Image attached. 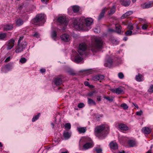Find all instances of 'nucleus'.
<instances>
[{
	"instance_id": "obj_1",
	"label": "nucleus",
	"mask_w": 153,
	"mask_h": 153,
	"mask_svg": "<svg viewBox=\"0 0 153 153\" xmlns=\"http://www.w3.org/2000/svg\"><path fill=\"white\" fill-rule=\"evenodd\" d=\"M109 128L106 127L105 125L102 124L97 126L95 128L94 132L96 135L100 139H102L106 137L108 133Z\"/></svg>"
},
{
	"instance_id": "obj_2",
	"label": "nucleus",
	"mask_w": 153,
	"mask_h": 153,
	"mask_svg": "<svg viewBox=\"0 0 153 153\" xmlns=\"http://www.w3.org/2000/svg\"><path fill=\"white\" fill-rule=\"evenodd\" d=\"M103 42L100 38L95 37L94 41L90 45L89 49L93 52H96L102 49Z\"/></svg>"
},
{
	"instance_id": "obj_3",
	"label": "nucleus",
	"mask_w": 153,
	"mask_h": 153,
	"mask_svg": "<svg viewBox=\"0 0 153 153\" xmlns=\"http://www.w3.org/2000/svg\"><path fill=\"white\" fill-rule=\"evenodd\" d=\"M87 48L86 45L85 43H82L79 44V49L78 52L79 55L77 54L76 55L72 60L76 63L81 62L83 59V58L81 56L84 53V52Z\"/></svg>"
},
{
	"instance_id": "obj_4",
	"label": "nucleus",
	"mask_w": 153,
	"mask_h": 153,
	"mask_svg": "<svg viewBox=\"0 0 153 153\" xmlns=\"http://www.w3.org/2000/svg\"><path fill=\"white\" fill-rule=\"evenodd\" d=\"M24 38L23 36H21L19 39L17 44L15 52L17 53H20L23 51L26 48L27 43L25 40L21 42Z\"/></svg>"
},
{
	"instance_id": "obj_5",
	"label": "nucleus",
	"mask_w": 153,
	"mask_h": 153,
	"mask_svg": "<svg viewBox=\"0 0 153 153\" xmlns=\"http://www.w3.org/2000/svg\"><path fill=\"white\" fill-rule=\"evenodd\" d=\"M44 17L45 15L44 14H38L36 17L32 20V23L36 25H42L45 22Z\"/></svg>"
},
{
	"instance_id": "obj_6",
	"label": "nucleus",
	"mask_w": 153,
	"mask_h": 153,
	"mask_svg": "<svg viewBox=\"0 0 153 153\" xmlns=\"http://www.w3.org/2000/svg\"><path fill=\"white\" fill-rule=\"evenodd\" d=\"M93 19L91 18H87L85 19L82 18V26L83 28L85 25L86 26L88 27L91 25L93 22Z\"/></svg>"
},
{
	"instance_id": "obj_7",
	"label": "nucleus",
	"mask_w": 153,
	"mask_h": 153,
	"mask_svg": "<svg viewBox=\"0 0 153 153\" xmlns=\"http://www.w3.org/2000/svg\"><path fill=\"white\" fill-rule=\"evenodd\" d=\"M57 20L61 24L65 26H67L68 25V21L65 17L60 16L58 18Z\"/></svg>"
},
{
	"instance_id": "obj_8",
	"label": "nucleus",
	"mask_w": 153,
	"mask_h": 153,
	"mask_svg": "<svg viewBox=\"0 0 153 153\" xmlns=\"http://www.w3.org/2000/svg\"><path fill=\"white\" fill-rule=\"evenodd\" d=\"M15 40L13 39H11L8 41L7 43V49L9 50L12 49L14 45Z\"/></svg>"
},
{
	"instance_id": "obj_9",
	"label": "nucleus",
	"mask_w": 153,
	"mask_h": 153,
	"mask_svg": "<svg viewBox=\"0 0 153 153\" xmlns=\"http://www.w3.org/2000/svg\"><path fill=\"white\" fill-rule=\"evenodd\" d=\"M110 91L118 95L122 94L124 93L123 90L121 88H118L116 89L112 88L110 89Z\"/></svg>"
},
{
	"instance_id": "obj_10",
	"label": "nucleus",
	"mask_w": 153,
	"mask_h": 153,
	"mask_svg": "<svg viewBox=\"0 0 153 153\" xmlns=\"http://www.w3.org/2000/svg\"><path fill=\"white\" fill-rule=\"evenodd\" d=\"M60 37L61 40L65 42H69L71 39V36L67 33L62 34Z\"/></svg>"
},
{
	"instance_id": "obj_11",
	"label": "nucleus",
	"mask_w": 153,
	"mask_h": 153,
	"mask_svg": "<svg viewBox=\"0 0 153 153\" xmlns=\"http://www.w3.org/2000/svg\"><path fill=\"white\" fill-rule=\"evenodd\" d=\"M73 23L75 25L78 26L79 27H82V18L79 19L78 18H76L73 20Z\"/></svg>"
},
{
	"instance_id": "obj_12",
	"label": "nucleus",
	"mask_w": 153,
	"mask_h": 153,
	"mask_svg": "<svg viewBox=\"0 0 153 153\" xmlns=\"http://www.w3.org/2000/svg\"><path fill=\"white\" fill-rule=\"evenodd\" d=\"M143 8H148L153 6V1H151L147 3H145L142 5Z\"/></svg>"
},
{
	"instance_id": "obj_13",
	"label": "nucleus",
	"mask_w": 153,
	"mask_h": 153,
	"mask_svg": "<svg viewBox=\"0 0 153 153\" xmlns=\"http://www.w3.org/2000/svg\"><path fill=\"white\" fill-rule=\"evenodd\" d=\"M71 134L72 133L71 131H65L63 133V136L65 140H68L71 137Z\"/></svg>"
},
{
	"instance_id": "obj_14",
	"label": "nucleus",
	"mask_w": 153,
	"mask_h": 153,
	"mask_svg": "<svg viewBox=\"0 0 153 153\" xmlns=\"http://www.w3.org/2000/svg\"><path fill=\"white\" fill-rule=\"evenodd\" d=\"M54 82L56 85L59 86L62 83V78L57 77L54 79Z\"/></svg>"
},
{
	"instance_id": "obj_15",
	"label": "nucleus",
	"mask_w": 153,
	"mask_h": 153,
	"mask_svg": "<svg viewBox=\"0 0 153 153\" xmlns=\"http://www.w3.org/2000/svg\"><path fill=\"white\" fill-rule=\"evenodd\" d=\"M109 9V8L105 7L102 10L98 17V20L100 21L104 16L105 12Z\"/></svg>"
},
{
	"instance_id": "obj_16",
	"label": "nucleus",
	"mask_w": 153,
	"mask_h": 153,
	"mask_svg": "<svg viewBox=\"0 0 153 153\" xmlns=\"http://www.w3.org/2000/svg\"><path fill=\"white\" fill-rule=\"evenodd\" d=\"M104 76L102 75H96L92 77V79L95 81L101 80L104 79Z\"/></svg>"
},
{
	"instance_id": "obj_17",
	"label": "nucleus",
	"mask_w": 153,
	"mask_h": 153,
	"mask_svg": "<svg viewBox=\"0 0 153 153\" xmlns=\"http://www.w3.org/2000/svg\"><path fill=\"white\" fill-rule=\"evenodd\" d=\"M109 146L111 149L116 150L118 148V144L116 143L114 141H112L110 143Z\"/></svg>"
},
{
	"instance_id": "obj_18",
	"label": "nucleus",
	"mask_w": 153,
	"mask_h": 153,
	"mask_svg": "<svg viewBox=\"0 0 153 153\" xmlns=\"http://www.w3.org/2000/svg\"><path fill=\"white\" fill-rule=\"evenodd\" d=\"M93 142L91 141L89 143H87L85 144L83 146V148L85 149L86 150L93 147Z\"/></svg>"
},
{
	"instance_id": "obj_19",
	"label": "nucleus",
	"mask_w": 153,
	"mask_h": 153,
	"mask_svg": "<svg viewBox=\"0 0 153 153\" xmlns=\"http://www.w3.org/2000/svg\"><path fill=\"white\" fill-rule=\"evenodd\" d=\"M121 4L125 7L128 6L131 3V1L130 0H120Z\"/></svg>"
},
{
	"instance_id": "obj_20",
	"label": "nucleus",
	"mask_w": 153,
	"mask_h": 153,
	"mask_svg": "<svg viewBox=\"0 0 153 153\" xmlns=\"http://www.w3.org/2000/svg\"><path fill=\"white\" fill-rule=\"evenodd\" d=\"M119 128L123 131H127L128 129V127L125 124L123 123L120 124L118 125Z\"/></svg>"
},
{
	"instance_id": "obj_21",
	"label": "nucleus",
	"mask_w": 153,
	"mask_h": 153,
	"mask_svg": "<svg viewBox=\"0 0 153 153\" xmlns=\"http://www.w3.org/2000/svg\"><path fill=\"white\" fill-rule=\"evenodd\" d=\"M142 132L145 134H149L151 132V130L149 127H145L142 129Z\"/></svg>"
},
{
	"instance_id": "obj_22",
	"label": "nucleus",
	"mask_w": 153,
	"mask_h": 153,
	"mask_svg": "<svg viewBox=\"0 0 153 153\" xmlns=\"http://www.w3.org/2000/svg\"><path fill=\"white\" fill-rule=\"evenodd\" d=\"M13 28V26L12 24H7L4 26L3 29L5 31L10 30H12Z\"/></svg>"
},
{
	"instance_id": "obj_23",
	"label": "nucleus",
	"mask_w": 153,
	"mask_h": 153,
	"mask_svg": "<svg viewBox=\"0 0 153 153\" xmlns=\"http://www.w3.org/2000/svg\"><path fill=\"white\" fill-rule=\"evenodd\" d=\"M15 22L17 26H20L23 25L24 21L22 19L19 18L16 20Z\"/></svg>"
},
{
	"instance_id": "obj_24",
	"label": "nucleus",
	"mask_w": 153,
	"mask_h": 153,
	"mask_svg": "<svg viewBox=\"0 0 153 153\" xmlns=\"http://www.w3.org/2000/svg\"><path fill=\"white\" fill-rule=\"evenodd\" d=\"M113 64V61L112 59L109 58L107 60V63L104 64V65L105 67H108L109 68L111 67Z\"/></svg>"
},
{
	"instance_id": "obj_25",
	"label": "nucleus",
	"mask_w": 153,
	"mask_h": 153,
	"mask_svg": "<svg viewBox=\"0 0 153 153\" xmlns=\"http://www.w3.org/2000/svg\"><path fill=\"white\" fill-rule=\"evenodd\" d=\"M115 31L116 33L119 34H120L121 32L122 27L121 26L118 24L115 25Z\"/></svg>"
},
{
	"instance_id": "obj_26",
	"label": "nucleus",
	"mask_w": 153,
	"mask_h": 153,
	"mask_svg": "<svg viewBox=\"0 0 153 153\" xmlns=\"http://www.w3.org/2000/svg\"><path fill=\"white\" fill-rule=\"evenodd\" d=\"M135 79L138 82L142 81L144 80L143 77V75L139 74L136 76Z\"/></svg>"
},
{
	"instance_id": "obj_27",
	"label": "nucleus",
	"mask_w": 153,
	"mask_h": 153,
	"mask_svg": "<svg viewBox=\"0 0 153 153\" xmlns=\"http://www.w3.org/2000/svg\"><path fill=\"white\" fill-rule=\"evenodd\" d=\"M133 13V12L131 11H128L124 14L121 17V19H123L127 18L128 16L131 15Z\"/></svg>"
},
{
	"instance_id": "obj_28",
	"label": "nucleus",
	"mask_w": 153,
	"mask_h": 153,
	"mask_svg": "<svg viewBox=\"0 0 153 153\" xmlns=\"http://www.w3.org/2000/svg\"><path fill=\"white\" fill-rule=\"evenodd\" d=\"M77 130L80 133H82L85 132L86 129V127H78Z\"/></svg>"
},
{
	"instance_id": "obj_29",
	"label": "nucleus",
	"mask_w": 153,
	"mask_h": 153,
	"mask_svg": "<svg viewBox=\"0 0 153 153\" xmlns=\"http://www.w3.org/2000/svg\"><path fill=\"white\" fill-rule=\"evenodd\" d=\"M116 11V7L114 5L112 6L111 8L110 12H108V14L109 15H111L113 14Z\"/></svg>"
},
{
	"instance_id": "obj_30",
	"label": "nucleus",
	"mask_w": 153,
	"mask_h": 153,
	"mask_svg": "<svg viewBox=\"0 0 153 153\" xmlns=\"http://www.w3.org/2000/svg\"><path fill=\"white\" fill-rule=\"evenodd\" d=\"M88 103L90 105H95L96 103L92 99L88 98Z\"/></svg>"
},
{
	"instance_id": "obj_31",
	"label": "nucleus",
	"mask_w": 153,
	"mask_h": 153,
	"mask_svg": "<svg viewBox=\"0 0 153 153\" xmlns=\"http://www.w3.org/2000/svg\"><path fill=\"white\" fill-rule=\"evenodd\" d=\"M51 36L52 38L55 40H56V39L57 36V33L55 30H53L51 33Z\"/></svg>"
},
{
	"instance_id": "obj_32",
	"label": "nucleus",
	"mask_w": 153,
	"mask_h": 153,
	"mask_svg": "<svg viewBox=\"0 0 153 153\" xmlns=\"http://www.w3.org/2000/svg\"><path fill=\"white\" fill-rule=\"evenodd\" d=\"M135 142L132 140H129L128 141V144L129 146L131 147H134L135 145Z\"/></svg>"
},
{
	"instance_id": "obj_33",
	"label": "nucleus",
	"mask_w": 153,
	"mask_h": 153,
	"mask_svg": "<svg viewBox=\"0 0 153 153\" xmlns=\"http://www.w3.org/2000/svg\"><path fill=\"white\" fill-rule=\"evenodd\" d=\"M72 10L74 13H77L79 11V8L77 6H74L72 7Z\"/></svg>"
},
{
	"instance_id": "obj_34",
	"label": "nucleus",
	"mask_w": 153,
	"mask_h": 153,
	"mask_svg": "<svg viewBox=\"0 0 153 153\" xmlns=\"http://www.w3.org/2000/svg\"><path fill=\"white\" fill-rule=\"evenodd\" d=\"M64 126L65 129L67 131H69L71 128V125L70 123H66Z\"/></svg>"
},
{
	"instance_id": "obj_35",
	"label": "nucleus",
	"mask_w": 153,
	"mask_h": 153,
	"mask_svg": "<svg viewBox=\"0 0 153 153\" xmlns=\"http://www.w3.org/2000/svg\"><path fill=\"white\" fill-rule=\"evenodd\" d=\"M7 36V34L6 33H0V40H4Z\"/></svg>"
},
{
	"instance_id": "obj_36",
	"label": "nucleus",
	"mask_w": 153,
	"mask_h": 153,
	"mask_svg": "<svg viewBox=\"0 0 153 153\" xmlns=\"http://www.w3.org/2000/svg\"><path fill=\"white\" fill-rule=\"evenodd\" d=\"M40 115V113L38 114L37 115H35L34 117L32 120V121L34 122L37 120L39 117Z\"/></svg>"
},
{
	"instance_id": "obj_37",
	"label": "nucleus",
	"mask_w": 153,
	"mask_h": 153,
	"mask_svg": "<svg viewBox=\"0 0 153 153\" xmlns=\"http://www.w3.org/2000/svg\"><path fill=\"white\" fill-rule=\"evenodd\" d=\"M120 107L124 109L127 110L128 109V107L127 105L125 103H123L120 105Z\"/></svg>"
},
{
	"instance_id": "obj_38",
	"label": "nucleus",
	"mask_w": 153,
	"mask_h": 153,
	"mask_svg": "<svg viewBox=\"0 0 153 153\" xmlns=\"http://www.w3.org/2000/svg\"><path fill=\"white\" fill-rule=\"evenodd\" d=\"M94 150L96 152V153H101L102 152V150L101 148L95 147Z\"/></svg>"
},
{
	"instance_id": "obj_39",
	"label": "nucleus",
	"mask_w": 153,
	"mask_h": 153,
	"mask_svg": "<svg viewBox=\"0 0 153 153\" xmlns=\"http://www.w3.org/2000/svg\"><path fill=\"white\" fill-rule=\"evenodd\" d=\"M12 68V65L10 64H8L7 65H6L5 67L4 68H5L7 70H9L10 69H11Z\"/></svg>"
},
{
	"instance_id": "obj_40",
	"label": "nucleus",
	"mask_w": 153,
	"mask_h": 153,
	"mask_svg": "<svg viewBox=\"0 0 153 153\" xmlns=\"http://www.w3.org/2000/svg\"><path fill=\"white\" fill-rule=\"evenodd\" d=\"M27 59L25 57L21 58L19 60L20 62L22 64L25 63Z\"/></svg>"
},
{
	"instance_id": "obj_41",
	"label": "nucleus",
	"mask_w": 153,
	"mask_h": 153,
	"mask_svg": "<svg viewBox=\"0 0 153 153\" xmlns=\"http://www.w3.org/2000/svg\"><path fill=\"white\" fill-rule=\"evenodd\" d=\"M132 32L130 30H127L125 33V34L127 36H129L132 35Z\"/></svg>"
},
{
	"instance_id": "obj_42",
	"label": "nucleus",
	"mask_w": 153,
	"mask_h": 153,
	"mask_svg": "<svg viewBox=\"0 0 153 153\" xmlns=\"http://www.w3.org/2000/svg\"><path fill=\"white\" fill-rule=\"evenodd\" d=\"M104 98L110 102H112L113 101V99L109 97L108 96H104Z\"/></svg>"
},
{
	"instance_id": "obj_43",
	"label": "nucleus",
	"mask_w": 153,
	"mask_h": 153,
	"mask_svg": "<svg viewBox=\"0 0 153 153\" xmlns=\"http://www.w3.org/2000/svg\"><path fill=\"white\" fill-rule=\"evenodd\" d=\"M40 36V34L37 32H36L33 34V37L37 38H39Z\"/></svg>"
},
{
	"instance_id": "obj_44",
	"label": "nucleus",
	"mask_w": 153,
	"mask_h": 153,
	"mask_svg": "<svg viewBox=\"0 0 153 153\" xmlns=\"http://www.w3.org/2000/svg\"><path fill=\"white\" fill-rule=\"evenodd\" d=\"M96 93V91H94L90 92L88 94L87 96L90 97H91L94 94Z\"/></svg>"
},
{
	"instance_id": "obj_45",
	"label": "nucleus",
	"mask_w": 153,
	"mask_h": 153,
	"mask_svg": "<svg viewBox=\"0 0 153 153\" xmlns=\"http://www.w3.org/2000/svg\"><path fill=\"white\" fill-rule=\"evenodd\" d=\"M118 76L120 79H123L124 77V75L122 73L120 72L118 74Z\"/></svg>"
},
{
	"instance_id": "obj_46",
	"label": "nucleus",
	"mask_w": 153,
	"mask_h": 153,
	"mask_svg": "<svg viewBox=\"0 0 153 153\" xmlns=\"http://www.w3.org/2000/svg\"><path fill=\"white\" fill-rule=\"evenodd\" d=\"M148 92L150 93H152L153 92V85H151L149 89L148 90Z\"/></svg>"
},
{
	"instance_id": "obj_47",
	"label": "nucleus",
	"mask_w": 153,
	"mask_h": 153,
	"mask_svg": "<svg viewBox=\"0 0 153 153\" xmlns=\"http://www.w3.org/2000/svg\"><path fill=\"white\" fill-rule=\"evenodd\" d=\"M84 105L82 103H80L78 104V107L79 108H82L84 106Z\"/></svg>"
},
{
	"instance_id": "obj_48",
	"label": "nucleus",
	"mask_w": 153,
	"mask_h": 153,
	"mask_svg": "<svg viewBox=\"0 0 153 153\" xmlns=\"http://www.w3.org/2000/svg\"><path fill=\"white\" fill-rule=\"evenodd\" d=\"M143 113V111L142 110H140L139 111H137L136 113L137 115L140 116L142 115Z\"/></svg>"
},
{
	"instance_id": "obj_49",
	"label": "nucleus",
	"mask_w": 153,
	"mask_h": 153,
	"mask_svg": "<svg viewBox=\"0 0 153 153\" xmlns=\"http://www.w3.org/2000/svg\"><path fill=\"white\" fill-rule=\"evenodd\" d=\"M148 25L146 24H144L142 26V28L143 30H146L147 28Z\"/></svg>"
},
{
	"instance_id": "obj_50",
	"label": "nucleus",
	"mask_w": 153,
	"mask_h": 153,
	"mask_svg": "<svg viewBox=\"0 0 153 153\" xmlns=\"http://www.w3.org/2000/svg\"><path fill=\"white\" fill-rule=\"evenodd\" d=\"M112 42V43L115 44H118V42L116 40L113 39Z\"/></svg>"
},
{
	"instance_id": "obj_51",
	"label": "nucleus",
	"mask_w": 153,
	"mask_h": 153,
	"mask_svg": "<svg viewBox=\"0 0 153 153\" xmlns=\"http://www.w3.org/2000/svg\"><path fill=\"white\" fill-rule=\"evenodd\" d=\"M127 28L130 30H132L134 28L132 25H128V26Z\"/></svg>"
},
{
	"instance_id": "obj_52",
	"label": "nucleus",
	"mask_w": 153,
	"mask_h": 153,
	"mask_svg": "<svg viewBox=\"0 0 153 153\" xmlns=\"http://www.w3.org/2000/svg\"><path fill=\"white\" fill-rule=\"evenodd\" d=\"M84 85L86 86H89V83L88 82L86 81L84 82Z\"/></svg>"
},
{
	"instance_id": "obj_53",
	"label": "nucleus",
	"mask_w": 153,
	"mask_h": 153,
	"mask_svg": "<svg viewBox=\"0 0 153 153\" xmlns=\"http://www.w3.org/2000/svg\"><path fill=\"white\" fill-rule=\"evenodd\" d=\"M101 96H98L97 97V101H101Z\"/></svg>"
},
{
	"instance_id": "obj_54",
	"label": "nucleus",
	"mask_w": 153,
	"mask_h": 153,
	"mask_svg": "<svg viewBox=\"0 0 153 153\" xmlns=\"http://www.w3.org/2000/svg\"><path fill=\"white\" fill-rule=\"evenodd\" d=\"M40 71L41 73H43L45 72L46 71V70L44 68H42L40 70Z\"/></svg>"
},
{
	"instance_id": "obj_55",
	"label": "nucleus",
	"mask_w": 153,
	"mask_h": 153,
	"mask_svg": "<svg viewBox=\"0 0 153 153\" xmlns=\"http://www.w3.org/2000/svg\"><path fill=\"white\" fill-rule=\"evenodd\" d=\"M10 60V57H8L5 60V62H7L9 61Z\"/></svg>"
},
{
	"instance_id": "obj_56",
	"label": "nucleus",
	"mask_w": 153,
	"mask_h": 153,
	"mask_svg": "<svg viewBox=\"0 0 153 153\" xmlns=\"http://www.w3.org/2000/svg\"><path fill=\"white\" fill-rule=\"evenodd\" d=\"M132 104L134 105L135 107L137 108V109L139 108V107L137 105L135 104V103H132Z\"/></svg>"
},
{
	"instance_id": "obj_57",
	"label": "nucleus",
	"mask_w": 153,
	"mask_h": 153,
	"mask_svg": "<svg viewBox=\"0 0 153 153\" xmlns=\"http://www.w3.org/2000/svg\"><path fill=\"white\" fill-rule=\"evenodd\" d=\"M43 3L46 4L48 2V0H41Z\"/></svg>"
},
{
	"instance_id": "obj_58",
	"label": "nucleus",
	"mask_w": 153,
	"mask_h": 153,
	"mask_svg": "<svg viewBox=\"0 0 153 153\" xmlns=\"http://www.w3.org/2000/svg\"><path fill=\"white\" fill-rule=\"evenodd\" d=\"M61 153H69V152L68 150H65V151H61Z\"/></svg>"
},
{
	"instance_id": "obj_59",
	"label": "nucleus",
	"mask_w": 153,
	"mask_h": 153,
	"mask_svg": "<svg viewBox=\"0 0 153 153\" xmlns=\"http://www.w3.org/2000/svg\"><path fill=\"white\" fill-rule=\"evenodd\" d=\"M128 38L127 37L125 36L124 37V38L123 39V40L124 41H126L128 39Z\"/></svg>"
},
{
	"instance_id": "obj_60",
	"label": "nucleus",
	"mask_w": 153,
	"mask_h": 153,
	"mask_svg": "<svg viewBox=\"0 0 153 153\" xmlns=\"http://www.w3.org/2000/svg\"><path fill=\"white\" fill-rule=\"evenodd\" d=\"M28 19V16L27 15H26L25 16V21L27 20V19Z\"/></svg>"
},
{
	"instance_id": "obj_61",
	"label": "nucleus",
	"mask_w": 153,
	"mask_h": 153,
	"mask_svg": "<svg viewBox=\"0 0 153 153\" xmlns=\"http://www.w3.org/2000/svg\"><path fill=\"white\" fill-rule=\"evenodd\" d=\"M23 8L22 5L19 6L18 7V8L19 10H21Z\"/></svg>"
},
{
	"instance_id": "obj_62",
	"label": "nucleus",
	"mask_w": 153,
	"mask_h": 153,
	"mask_svg": "<svg viewBox=\"0 0 153 153\" xmlns=\"http://www.w3.org/2000/svg\"><path fill=\"white\" fill-rule=\"evenodd\" d=\"M146 153H151V150H149Z\"/></svg>"
},
{
	"instance_id": "obj_63",
	"label": "nucleus",
	"mask_w": 153,
	"mask_h": 153,
	"mask_svg": "<svg viewBox=\"0 0 153 153\" xmlns=\"http://www.w3.org/2000/svg\"><path fill=\"white\" fill-rule=\"evenodd\" d=\"M51 126H52V128H54V124L53 123H51Z\"/></svg>"
},
{
	"instance_id": "obj_64",
	"label": "nucleus",
	"mask_w": 153,
	"mask_h": 153,
	"mask_svg": "<svg viewBox=\"0 0 153 153\" xmlns=\"http://www.w3.org/2000/svg\"><path fill=\"white\" fill-rule=\"evenodd\" d=\"M118 153H126L125 152L123 151L122 152H119Z\"/></svg>"
}]
</instances>
